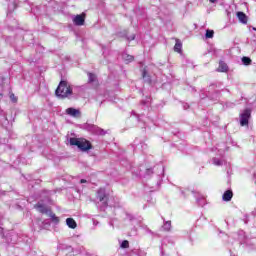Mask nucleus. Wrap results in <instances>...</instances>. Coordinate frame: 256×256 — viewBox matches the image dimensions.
<instances>
[{"label": "nucleus", "instance_id": "obj_27", "mask_svg": "<svg viewBox=\"0 0 256 256\" xmlns=\"http://www.w3.org/2000/svg\"><path fill=\"white\" fill-rule=\"evenodd\" d=\"M80 182H81V184H85L87 182V180L82 179Z\"/></svg>", "mask_w": 256, "mask_h": 256}, {"label": "nucleus", "instance_id": "obj_18", "mask_svg": "<svg viewBox=\"0 0 256 256\" xmlns=\"http://www.w3.org/2000/svg\"><path fill=\"white\" fill-rule=\"evenodd\" d=\"M96 79V75H94L93 73H88V81L89 83H93Z\"/></svg>", "mask_w": 256, "mask_h": 256}, {"label": "nucleus", "instance_id": "obj_15", "mask_svg": "<svg viewBox=\"0 0 256 256\" xmlns=\"http://www.w3.org/2000/svg\"><path fill=\"white\" fill-rule=\"evenodd\" d=\"M214 33L213 29H206V39H212L214 37Z\"/></svg>", "mask_w": 256, "mask_h": 256}, {"label": "nucleus", "instance_id": "obj_19", "mask_svg": "<svg viewBox=\"0 0 256 256\" xmlns=\"http://www.w3.org/2000/svg\"><path fill=\"white\" fill-rule=\"evenodd\" d=\"M196 200H197V202H198L200 205H203V204H204L205 197H204V196H201V197H200V194H198L197 197H196Z\"/></svg>", "mask_w": 256, "mask_h": 256}, {"label": "nucleus", "instance_id": "obj_11", "mask_svg": "<svg viewBox=\"0 0 256 256\" xmlns=\"http://www.w3.org/2000/svg\"><path fill=\"white\" fill-rule=\"evenodd\" d=\"M66 223L68 227H71V229H75L77 227V221H75L73 218H67Z\"/></svg>", "mask_w": 256, "mask_h": 256}, {"label": "nucleus", "instance_id": "obj_7", "mask_svg": "<svg viewBox=\"0 0 256 256\" xmlns=\"http://www.w3.org/2000/svg\"><path fill=\"white\" fill-rule=\"evenodd\" d=\"M228 69H229V67H228L227 63H225L224 61L219 62L217 71H219L221 73H227Z\"/></svg>", "mask_w": 256, "mask_h": 256}, {"label": "nucleus", "instance_id": "obj_26", "mask_svg": "<svg viewBox=\"0 0 256 256\" xmlns=\"http://www.w3.org/2000/svg\"><path fill=\"white\" fill-rule=\"evenodd\" d=\"M12 101H17V98H15V95H11Z\"/></svg>", "mask_w": 256, "mask_h": 256}, {"label": "nucleus", "instance_id": "obj_9", "mask_svg": "<svg viewBox=\"0 0 256 256\" xmlns=\"http://www.w3.org/2000/svg\"><path fill=\"white\" fill-rule=\"evenodd\" d=\"M35 208L38 209V211H40V213H47L49 215V210H48L47 206H45V204H41L40 202H38V204H36Z\"/></svg>", "mask_w": 256, "mask_h": 256}, {"label": "nucleus", "instance_id": "obj_12", "mask_svg": "<svg viewBox=\"0 0 256 256\" xmlns=\"http://www.w3.org/2000/svg\"><path fill=\"white\" fill-rule=\"evenodd\" d=\"M183 44L181 41L177 40L174 46V51H177V53H181Z\"/></svg>", "mask_w": 256, "mask_h": 256}, {"label": "nucleus", "instance_id": "obj_10", "mask_svg": "<svg viewBox=\"0 0 256 256\" xmlns=\"http://www.w3.org/2000/svg\"><path fill=\"white\" fill-rule=\"evenodd\" d=\"M233 198V192L231 190H227L224 194H223V200L225 202H230V200H232Z\"/></svg>", "mask_w": 256, "mask_h": 256}, {"label": "nucleus", "instance_id": "obj_25", "mask_svg": "<svg viewBox=\"0 0 256 256\" xmlns=\"http://www.w3.org/2000/svg\"><path fill=\"white\" fill-rule=\"evenodd\" d=\"M253 173V177L256 178V170H252ZM255 183H256V179H255Z\"/></svg>", "mask_w": 256, "mask_h": 256}, {"label": "nucleus", "instance_id": "obj_8", "mask_svg": "<svg viewBox=\"0 0 256 256\" xmlns=\"http://www.w3.org/2000/svg\"><path fill=\"white\" fill-rule=\"evenodd\" d=\"M237 17L241 23H248V17L243 11H238Z\"/></svg>", "mask_w": 256, "mask_h": 256}, {"label": "nucleus", "instance_id": "obj_28", "mask_svg": "<svg viewBox=\"0 0 256 256\" xmlns=\"http://www.w3.org/2000/svg\"><path fill=\"white\" fill-rule=\"evenodd\" d=\"M211 3H216L219 0H209Z\"/></svg>", "mask_w": 256, "mask_h": 256}, {"label": "nucleus", "instance_id": "obj_14", "mask_svg": "<svg viewBox=\"0 0 256 256\" xmlns=\"http://www.w3.org/2000/svg\"><path fill=\"white\" fill-rule=\"evenodd\" d=\"M48 215L53 221V223H56V224L59 223L60 219L58 218V216H56V214H53V212H49L48 210Z\"/></svg>", "mask_w": 256, "mask_h": 256}, {"label": "nucleus", "instance_id": "obj_22", "mask_svg": "<svg viewBox=\"0 0 256 256\" xmlns=\"http://www.w3.org/2000/svg\"><path fill=\"white\" fill-rule=\"evenodd\" d=\"M213 163L216 165V166H221L223 164L222 160H219L218 158H214L213 159Z\"/></svg>", "mask_w": 256, "mask_h": 256}, {"label": "nucleus", "instance_id": "obj_13", "mask_svg": "<svg viewBox=\"0 0 256 256\" xmlns=\"http://www.w3.org/2000/svg\"><path fill=\"white\" fill-rule=\"evenodd\" d=\"M122 57L126 63H131V61H134L133 55H129L128 53H124Z\"/></svg>", "mask_w": 256, "mask_h": 256}, {"label": "nucleus", "instance_id": "obj_17", "mask_svg": "<svg viewBox=\"0 0 256 256\" xmlns=\"http://www.w3.org/2000/svg\"><path fill=\"white\" fill-rule=\"evenodd\" d=\"M171 221H165L164 225H163V229H165L166 231H169L171 229Z\"/></svg>", "mask_w": 256, "mask_h": 256}, {"label": "nucleus", "instance_id": "obj_29", "mask_svg": "<svg viewBox=\"0 0 256 256\" xmlns=\"http://www.w3.org/2000/svg\"><path fill=\"white\" fill-rule=\"evenodd\" d=\"M129 39L134 40L135 39V35H132V37H129Z\"/></svg>", "mask_w": 256, "mask_h": 256}, {"label": "nucleus", "instance_id": "obj_6", "mask_svg": "<svg viewBox=\"0 0 256 256\" xmlns=\"http://www.w3.org/2000/svg\"><path fill=\"white\" fill-rule=\"evenodd\" d=\"M66 114L74 118H79L81 116V110H79V108H66Z\"/></svg>", "mask_w": 256, "mask_h": 256}, {"label": "nucleus", "instance_id": "obj_4", "mask_svg": "<svg viewBox=\"0 0 256 256\" xmlns=\"http://www.w3.org/2000/svg\"><path fill=\"white\" fill-rule=\"evenodd\" d=\"M72 19H73V23L75 25H84L85 19H86V13H81L79 15H74L72 17Z\"/></svg>", "mask_w": 256, "mask_h": 256}, {"label": "nucleus", "instance_id": "obj_16", "mask_svg": "<svg viewBox=\"0 0 256 256\" xmlns=\"http://www.w3.org/2000/svg\"><path fill=\"white\" fill-rule=\"evenodd\" d=\"M15 7H17V3H15V0H12L9 5H8V10L9 11H14Z\"/></svg>", "mask_w": 256, "mask_h": 256}, {"label": "nucleus", "instance_id": "obj_3", "mask_svg": "<svg viewBox=\"0 0 256 256\" xmlns=\"http://www.w3.org/2000/svg\"><path fill=\"white\" fill-rule=\"evenodd\" d=\"M250 117H251V110L249 108H246L243 112H241L240 114L241 126H247L249 124Z\"/></svg>", "mask_w": 256, "mask_h": 256}, {"label": "nucleus", "instance_id": "obj_1", "mask_svg": "<svg viewBox=\"0 0 256 256\" xmlns=\"http://www.w3.org/2000/svg\"><path fill=\"white\" fill-rule=\"evenodd\" d=\"M76 87L67 83V81H61L56 89V95L60 99H65L67 97H71V95L75 94Z\"/></svg>", "mask_w": 256, "mask_h": 256}, {"label": "nucleus", "instance_id": "obj_24", "mask_svg": "<svg viewBox=\"0 0 256 256\" xmlns=\"http://www.w3.org/2000/svg\"><path fill=\"white\" fill-rule=\"evenodd\" d=\"M146 75H147V71H143V73H142L143 79H146Z\"/></svg>", "mask_w": 256, "mask_h": 256}, {"label": "nucleus", "instance_id": "obj_2", "mask_svg": "<svg viewBox=\"0 0 256 256\" xmlns=\"http://www.w3.org/2000/svg\"><path fill=\"white\" fill-rule=\"evenodd\" d=\"M70 144L72 146H78L80 150H90L92 148L91 142L85 138H70Z\"/></svg>", "mask_w": 256, "mask_h": 256}, {"label": "nucleus", "instance_id": "obj_5", "mask_svg": "<svg viewBox=\"0 0 256 256\" xmlns=\"http://www.w3.org/2000/svg\"><path fill=\"white\" fill-rule=\"evenodd\" d=\"M97 198L104 204L105 206L107 205V196H106V190L104 188H100L97 192Z\"/></svg>", "mask_w": 256, "mask_h": 256}, {"label": "nucleus", "instance_id": "obj_23", "mask_svg": "<svg viewBox=\"0 0 256 256\" xmlns=\"http://www.w3.org/2000/svg\"><path fill=\"white\" fill-rule=\"evenodd\" d=\"M96 133L97 134H105V130H103V128H97Z\"/></svg>", "mask_w": 256, "mask_h": 256}, {"label": "nucleus", "instance_id": "obj_20", "mask_svg": "<svg viewBox=\"0 0 256 256\" xmlns=\"http://www.w3.org/2000/svg\"><path fill=\"white\" fill-rule=\"evenodd\" d=\"M242 63L244 65H250V63H251L250 57H242Z\"/></svg>", "mask_w": 256, "mask_h": 256}, {"label": "nucleus", "instance_id": "obj_21", "mask_svg": "<svg viewBox=\"0 0 256 256\" xmlns=\"http://www.w3.org/2000/svg\"><path fill=\"white\" fill-rule=\"evenodd\" d=\"M121 247L124 248V249H127L129 247V241L127 239L122 241Z\"/></svg>", "mask_w": 256, "mask_h": 256}]
</instances>
